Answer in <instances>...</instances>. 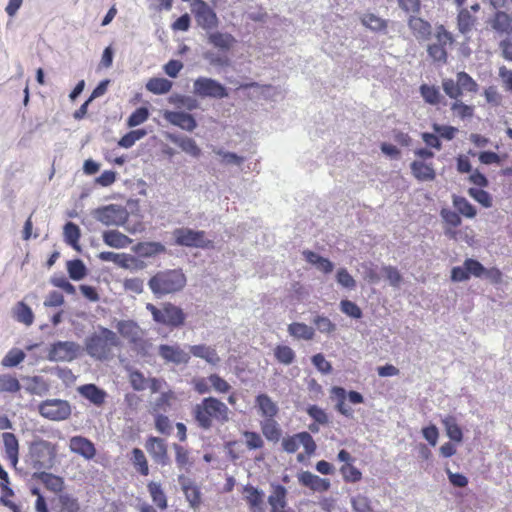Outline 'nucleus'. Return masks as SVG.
Here are the masks:
<instances>
[{"label": "nucleus", "instance_id": "obj_1", "mask_svg": "<svg viewBox=\"0 0 512 512\" xmlns=\"http://www.w3.org/2000/svg\"><path fill=\"white\" fill-rule=\"evenodd\" d=\"M147 284L156 298H162L181 292L186 287L187 277L181 268L164 269L154 273Z\"/></svg>", "mask_w": 512, "mask_h": 512}, {"label": "nucleus", "instance_id": "obj_2", "mask_svg": "<svg viewBox=\"0 0 512 512\" xmlns=\"http://www.w3.org/2000/svg\"><path fill=\"white\" fill-rule=\"evenodd\" d=\"M119 345L115 332L98 326L97 330L88 335L84 341L86 353L96 360H106L112 353V348Z\"/></svg>", "mask_w": 512, "mask_h": 512}, {"label": "nucleus", "instance_id": "obj_3", "mask_svg": "<svg viewBox=\"0 0 512 512\" xmlns=\"http://www.w3.org/2000/svg\"><path fill=\"white\" fill-rule=\"evenodd\" d=\"M193 413L198 425L203 429H209L213 419L221 423L227 422L230 411L222 401L214 397H207L195 405Z\"/></svg>", "mask_w": 512, "mask_h": 512}, {"label": "nucleus", "instance_id": "obj_4", "mask_svg": "<svg viewBox=\"0 0 512 512\" xmlns=\"http://www.w3.org/2000/svg\"><path fill=\"white\" fill-rule=\"evenodd\" d=\"M146 309L152 314L153 320L158 324L179 327L185 322L186 316L183 310L170 302L162 303L160 307L147 303Z\"/></svg>", "mask_w": 512, "mask_h": 512}, {"label": "nucleus", "instance_id": "obj_5", "mask_svg": "<svg viewBox=\"0 0 512 512\" xmlns=\"http://www.w3.org/2000/svg\"><path fill=\"white\" fill-rule=\"evenodd\" d=\"M175 244L188 248L213 249L214 242L207 238L203 230H194L188 227L176 228L172 232Z\"/></svg>", "mask_w": 512, "mask_h": 512}, {"label": "nucleus", "instance_id": "obj_6", "mask_svg": "<svg viewBox=\"0 0 512 512\" xmlns=\"http://www.w3.org/2000/svg\"><path fill=\"white\" fill-rule=\"evenodd\" d=\"M92 217L105 226H123L128 218L127 209L118 204H109L91 211Z\"/></svg>", "mask_w": 512, "mask_h": 512}, {"label": "nucleus", "instance_id": "obj_7", "mask_svg": "<svg viewBox=\"0 0 512 512\" xmlns=\"http://www.w3.org/2000/svg\"><path fill=\"white\" fill-rule=\"evenodd\" d=\"M29 454L34 468H50L56 456V447L52 443L38 439L29 447Z\"/></svg>", "mask_w": 512, "mask_h": 512}, {"label": "nucleus", "instance_id": "obj_8", "mask_svg": "<svg viewBox=\"0 0 512 512\" xmlns=\"http://www.w3.org/2000/svg\"><path fill=\"white\" fill-rule=\"evenodd\" d=\"M81 346L73 341H58L50 346L48 359L53 362H71L81 354Z\"/></svg>", "mask_w": 512, "mask_h": 512}, {"label": "nucleus", "instance_id": "obj_9", "mask_svg": "<svg viewBox=\"0 0 512 512\" xmlns=\"http://www.w3.org/2000/svg\"><path fill=\"white\" fill-rule=\"evenodd\" d=\"M331 397L336 401L335 408L336 410L343 416L352 418L353 410L346 405L345 400L351 404H360L364 402V397L361 393L357 391H349L347 392L344 388L339 386H334L330 390Z\"/></svg>", "mask_w": 512, "mask_h": 512}, {"label": "nucleus", "instance_id": "obj_10", "mask_svg": "<svg viewBox=\"0 0 512 512\" xmlns=\"http://www.w3.org/2000/svg\"><path fill=\"white\" fill-rule=\"evenodd\" d=\"M193 93L202 98L222 99L228 96L227 89L220 82L208 77H198L194 81Z\"/></svg>", "mask_w": 512, "mask_h": 512}, {"label": "nucleus", "instance_id": "obj_11", "mask_svg": "<svg viewBox=\"0 0 512 512\" xmlns=\"http://www.w3.org/2000/svg\"><path fill=\"white\" fill-rule=\"evenodd\" d=\"M39 413L52 421H62L71 414L70 404L61 399H49L39 405Z\"/></svg>", "mask_w": 512, "mask_h": 512}, {"label": "nucleus", "instance_id": "obj_12", "mask_svg": "<svg viewBox=\"0 0 512 512\" xmlns=\"http://www.w3.org/2000/svg\"><path fill=\"white\" fill-rule=\"evenodd\" d=\"M192 12L197 24L204 30L209 31L218 27L219 19L215 11L203 0H194Z\"/></svg>", "mask_w": 512, "mask_h": 512}, {"label": "nucleus", "instance_id": "obj_13", "mask_svg": "<svg viewBox=\"0 0 512 512\" xmlns=\"http://www.w3.org/2000/svg\"><path fill=\"white\" fill-rule=\"evenodd\" d=\"M304 448L305 454L311 456L316 451V443L308 432H300L283 438L282 447L287 453H295L299 446Z\"/></svg>", "mask_w": 512, "mask_h": 512}, {"label": "nucleus", "instance_id": "obj_14", "mask_svg": "<svg viewBox=\"0 0 512 512\" xmlns=\"http://www.w3.org/2000/svg\"><path fill=\"white\" fill-rule=\"evenodd\" d=\"M98 257L102 261L112 262L124 269L137 270L143 269L145 267L143 262L139 261L136 257L126 253L104 251L99 253Z\"/></svg>", "mask_w": 512, "mask_h": 512}, {"label": "nucleus", "instance_id": "obj_15", "mask_svg": "<svg viewBox=\"0 0 512 512\" xmlns=\"http://www.w3.org/2000/svg\"><path fill=\"white\" fill-rule=\"evenodd\" d=\"M158 353L165 362L174 365H187L191 359L189 351L184 350L179 345H160Z\"/></svg>", "mask_w": 512, "mask_h": 512}, {"label": "nucleus", "instance_id": "obj_16", "mask_svg": "<svg viewBox=\"0 0 512 512\" xmlns=\"http://www.w3.org/2000/svg\"><path fill=\"white\" fill-rule=\"evenodd\" d=\"M243 497L250 512H265V494L263 490L252 485H246L243 488Z\"/></svg>", "mask_w": 512, "mask_h": 512}, {"label": "nucleus", "instance_id": "obj_17", "mask_svg": "<svg viewBox=\"0 0 512 512\" xmlns=\"http://www.w3.org/2000/svg\"><path fill=\"white\" fill-rule=\"evenodd\" d=\"M69 449L85 460H91L96 455V448L94 444L83 436H73L69 440Z\"/></svg>", "mask_w": 512, "mask_h": 512}, {"label": "nucleus", "instance_id": "obj_18", "mask_svg": "<svg viewBox=\"0 0 512 512\" xmlns=\"http://www.w3.org/2000/svg\"><path fill=\"white\" fill-rule=\"evenodd\" d=\"M163 116L170 124L188 132H192L197 127L195 118L186 112L166 110Z\"/></svg>", "mask_w": 512, "mask_h": 512}, {"label": "nucleus", "instance_id": "obj_19", "mask_svg": "<svg viewBox=\"0 0 512 512\" xmlns=\"http://www.w3.org/2000/svg\"><path fill=\"white\" fill-rule=\"evenodd\" d=\"M298 482L315 492H325L330 489V480L321 478L310 471H302L297 475Z\"/></svg>", "mask_w": 512, "mask_h": 512}, {"label": "nucleus", "instance_id": "obj_20", "mask_svg": "<svg viewBox=\"0 0 512 512\" xmlns=\"http://www.w3.org/2000/svg\"><path fill=\"white\" fill-rule=\"evenodd\" d=\"M190 356L193 355L196 358L204 360L211 366H217L221 358L218 355L215 347L207 344H195L189 347Z\"/></svg>", "mask_w": 512, "mask_h": 512}, {"label": "nucleus", "instance_id": "obj_21", "mask_svg": "<svg viewBox=\"0 0 512 512\" xmlns=\"http://www.w3.org/2000/svg\"><path fill=\"white\" fill-rule=\"evenodd\" d=\"M166 138L192 157L198 158L201 155V149L196 141L190 137L167 133Z\"/></svg>", "mask_w": 512, "mask_h": 512}, {"label": "nucleus", "instance_id": "obj_22", "mask_svg": "<svg viewBox=\"0 0 512 512\" xmlns=\"http://www.w3.org/2000/svg\"><path fill=\"white\" fill-rule=\"evenodd\" d=\"M146 449L155 462L161 465L167 464V448L162 439L150 437L146 442Z\"/></svg>", "mask_w": 512, "mask_h": 512}, {"label": "nucleus", "instance_id": "obj_23", "mask_svg": "<svg viewBox=\"0 0 512 512\" xmlns=\"http://www.w3.org/2000/svg\"><path fill=\"white\" fill-rule=\"evenodd\" d=\"M408 27L418 41H426L430 38L432 28L429 22L416 16L408 19Z\"/></svg>", "mask_w": 512, "mask_h": 512}, {"label": "nucleus", "instance_id": "obj_24", "mask_svg": "<svg viewBox=\"0 0 512 512\" xmlns=\"http://www.w3.org/2000/svg\"><path fill=\"white\" fill-rule=\"evenodd\" d=\"M302 254H303L304 259L309 264L314 266L318 271H320L324 274H329L333 271L334 264L328 258H325V257L319 255L318 253H315L310 250H304L302 252Z\"/></svg>", "mask_w": 512, "mask_h": 512}, {"label": "nucleus", "instance_id": "obj_25", "mask_svg": "<svg viewBox=\"0 0 512 512\" xmlns=\"http://www.w3.org/2000/svg\"><path fill=\"white\" fill-rule=\"evenodd\" d=\"M103 242L112 248L122 249L132 243V239L118 230H107L102 233Z\"/></svg>", "mask_w": 512, "mask_h": 512}, {"label": "nucleus", "instance_id": "obj_26", "mask_svg": "<svg viewBox=\"0 0 512 512\" xmlns=\"http://www.w3.org/2000/svg\"><path fill=\"white\" fill-rule=\"evenodd\" d=\"M207 39L214 47L224 51L230 50L237 42L233 35L219 31L208 33Z\"/></svg>", "mask_w": 512, "mask_h": 512}, {"label": "nucleus", "instance_id": "obj_27", "mask_svg": "<svg viewBox=\"0 0 512 512\" xmlns=\"http://www.w3.org/2000/svg\"><path fill=\"white\" fill-rule=\"evenodd\" d=\"M2 440L7 459L12 466L16 467L19 456V443L16 436L13 433L5 432L2 434Z\"/></svg>", "mask_w": 512, "mask_h": 512}, {"label": "nucleus", "instance_id": "obj_28", "mask_svg": "<svg viewBox=\"0 0 512 512\" xmlns=\"http://www.w3.org/2000/svg\"><path fill=\"white\" fill-rule=\"evenodd\" d=\"M411 172L419 181H433L436 177L433 166L422 160H416L411 163Z\"/></svg>", "mask_w": 512, "mask_h": 512}, {"label": "nucleus", "instance_id": "obj_29", "mask_svg": "<svg viewBox=\"0 0 512 512\" xmlns=\"http://www.w3.org/2000/svg\"><path fill=\"white\" fill-rule=\"evenodd\" d=\"M256 406L265 419L274 418L279 411L277 404L266 394H259L256 397Z\"/></svg>", "mask_w": 512, "mask_h": 512}, {"label": "nucleus", "instance_id": "obj_30", "mask_svg": "<svg viewBox=\"0 0 512 512\" xmlns=\"http://www.w3.org/2000/svg\"><path fill=\"white\" fill-rule=\"evenodd\" d=\"M287 331L291 337L297 340L310 341L315 336L314 328L303 322H293L289 324Z\"/></svg>", "mask_w": 512, "mask_h": 512}, {"label": "nucleus", "instance_id": "obj_31", "mask_svg": "<svg viewBox=\"0 0 512 512\" xmlns=\"http://www.w3.org/2000/svg\"><path fill=\"white\" fill-rule=\"evenodd\" d=\"M272 492L268 496V503L270 511L282 509L287 507V489L280 484H273Z\"/></svg>", "mask_w": 512, "mask_h": 512}, {"label": "nucleus", "instance_id": "obj_32", "mask_svg": "<svg viewBox=\"0 0 512 512\" xmlns=\"http://www.w3.org/2000/svg\"><path fill=\"white\" fill-rule=\"evenodd\" d=\"M132 250L140 257L150 258L164 253L166 248L160 242H141L136 244Z\"/></svg>", "mask_w": 512, "mask_h": 512}, {"label": "nucleus", "instance_id": "obj_33", "mask_svg": "<svg viewBox=\"0 0 512 512\" xmlns=\"http://www.w3.org/2000/svg\"><path fill=\"white\" fill-rule=\"evenodd\" d=\"M442 425L445 429L447 437L456 443H461L463 441V432L461 427L459 426L457 419L452 415H447L441 420Z\"/></svg>", "mask_w": 512, "mask_h": 512}, {"label": "nucleus", "instance_id": "obj_34", "mask_svg": "<svg viewBox=\"0 0 512 512\" xmlns=\"http://www.w3.org/2000/svg\"><path fill=\"white\" fill-rule=\"evenodd\" d=\"M77 390L81 396L88 399L95 405H101L105 401L106 392L94 384L79 386Z\"/></svg>", "mask_w": 512, "mask_h": 512}, {"label": "nucleus", "instance_id": "obj_35", "mask_svg": "<svg viewBox=\"0 0 512 512\" xmlns=\"http://www.w3.org/2000/svg\"><path fill=\"white\" fill-rule=\"evenodd\" d=\"M361 24L373 32H386L388 21L374 13H364L360 16Z\"/></svg>", "mask_w": 512, "mask_h": 512}, {"label": "nucleus", "instance_id": "obj_36", "mask_svg": "<svg viewBox=\"0 0 512 512\" xmlns=\"http://www.w3.org/2000/svg\"><path fill=\"white\" fill-rule=\"evenodd\" d=\"M116 329L120 335L131 342L137 341L141 336L140 327L131 320L119 321L116 325Z\"/></svg>", "mask_w": 512, "mask_h": 512}, {"label": "nucleus", "instance_id": "obj_37", "mask_svg": "<svg viewBox=\"0 0 512 512\" xmlns=\"http://www.w3.org/2000/svg\"><path fill=\"white\" fill-rule=\"evenodd\" d=\"M491 26L497 32L512 34V15L504 11L496 12Z\"/></svg>", "mask_w": 512, "mask_h": 512}, {"label": "nucleus", "instance_id": "obj_38", "mask_svg": "<svg viewBox=\"0 0 512 512\" xmlns=\"http://www.w3.org/2000/svg\"><path fill=\"white\" fill-rule=\"evenodd\" d=\"M261 431L268 441L278 442L281 438V428L274 418L260 422Z\"/></svg>", "mask_w": 512, "mask_h": 512}, {"label": "nucleus", "instance_id": "obj_39", "mask_svg": "<svg viewBox=\"0 0 512 512\" xmlns=\"http://www.w3.org/2000/svg\"><path fill=\"white\" fill-rule=\"evenodd\" d=\"M23 381L26 391L30 394L43 395L49 389L48 384L39 376L24 377Z\"/></svg>", "mask_w": 512, "mask_h": 512}, {"label": "nucleus", "instance_id": "obj_40", "mask_svg": "<svg viewBox=\"0 0 512 512\" xmlns=\"http://www.w3.org/2000/svg\"><path fill=\"white\" fill-rule=\"evenodd\" d=\"M182 480V477H180ZM182 489L185 494L187 501L189 502L192 508H197L201 503V496L199 488L193 484L191 481H188L183 478Z\"/></svg>", "mask_w": 512, "mask_h": 512}, {"label": "nucleus", "instance_id": "obj_41", "mask_svg": "<svg viewBox=\"0 0 512 512\" xmlns=\"http://www.w3.org/2000/svg\"><path fill=\"white\" fill-rule=\"evenodd\" d=\"M35 476L52 492L58 493L64 488V481L59 476L46 472L35 474Z\"/></svg>", "mask_w": 512, "mask_h": 512}, {"label": "nucleus", "instance_id": "obj_42", "mask_svg": "<svg viewBox=\"0 0 512 512\" xmlns=\"http://www.w3.org/2000/svg\"><path fill=\"white\" fill-rule=\"evenodd\" d=\"M153 503L161 510L167 508V498L160 483L150 482L147 485Z\"/></svg>", "mask_w": 512, "mask_h": 512}, {"label": "nucleus", "instance_id": "obj_43", "mask_svg": "<svg viewBox=\"0 0 512 512\" xmlns=\"http://www.w3.org/2000/svg\"><path fill=\"white\" fill-rule=\"evenodd\" d=\"M172 88V82L160 77L149 79L146 83V89L156 95H161L169 92Z\"/></svg>", "mask_w": 512, "mask_h": 512}, {"label": "nucleus", "instance_id": "obj_44", "mask_svg": "<svg viewBox=\"0 0 512 512\" xmlns=\"http://www.w3.org/2000/svg\"><path fill=\"white\" fill-rule=\"evenodd\" d=\"M213 152L221 158V163L224 165H234L240 167L244 161L245 157L240 156L234 152L226 151L222 148H215Z\"/></svg>", "mask_w": 512, "mask_h": 512}, {"label": "nucleus", "instance_id": "obj_45", "mask_svg": "<svg viewBox=\"0 0 512 512\" xmlns=\"http://www.w3.org/2000/svg\"><path fill=\"white\" fill-rule=\"evenodd\" d=\"M419 91L426 103L430 105L439 104L442 96L438 87L422 84L419 88Z\"/></svg>", "mask_w": 512, "mask_h": 512}, {"label": "nucleus", "instance_id": "obj_46", "mask_svg": "<svg viewBox=\"0 0 512 512\" xmlns=\"http://www.w3.org/2000/svg\"><path fill=\"white\" fill-rule=\"evenodd\" d=\"M353 512H375L371 500L364 494H357L350 498Z\"/></svg>", "mask_w": 512, "mask_h": 512}, {"label": "nucleus", "instance_id": "obj_47", "mask_svg": "<svg viewBox=\"0 0 512 512\" xmlns=\"http://www.w3.org/2000/svg\"><path fill=\"white\" fill-rule=\"evenodd\" d=\"M14 317L17 321L24 323L29 326L34 321V315L29 306H27L24 302H19L14 308Z\"/></svg>", "mask_w": 512, "mask_h": 512}, {"label": "nucleus", "instance_id": "obj_48", "mask_svg": "<svg viewBox=\"0 0 512 512\" xmlns=\"http://www.w3.org/2000/svg\"><path fill=\"white\" fill-rule=\"evenodd\" d=\"M274 356L278 362L284 365H290L295 360L294 350L287 345H277L274 349Z\"/></svg>", "mask_w": 512, "mask_h": 512}, {"label": "nucleus", "instance_id": "obj_49", "mask_svg": "<svg viewBox=\"0 0 512 512\" xmlns=\"http://www.w3.org/2000/svg\"><path fill=\"white\" fill-rule=\"evenodd\" d=\"M453 205L460 214L467 218L476 216L475 207L464 197L453 196Z\"/></svg>", "mask_w": 512, "mask_h": 512}, {"label": "nucleus", "instance_id": "obj_50", "mask_svg": "<svg viewBox=\"0 0 512 512\" xmlns=\"http://www.w3.org/2000/svg\"><path fill=\"white\" fill-rule=\"evenodd\" d=\"M63 234L67 244L71 245L75 249H79L78 242L81 234L80 229L76 224L72 222L66 223L63 229Z\"/></svg>", "mask_w": 512, "mask_h": 512}, {"label": "nucleus", "instance_id": "obj_51", "mask_svg": "<svg viewBox=\"0 0 512 512\" xmlns=\"http://www.w3.org/2000/svg\"><path fill=\"white\" fill-rule=\"evenodd\" d=\"M67 271L69 277L75 281L83 279L87 273L86 266L79 259L69 261L67 263Z\"/></svg>", "mask_w": 512, "mask_h": 512}, {"label": "nucleus", "instance_id": "obj_52", "mask_svg": "<svg viewBox=\"0 0 512 512\" xmlns=\"http://www.w3.org/2000/svg\"><path fill=\"white\" fill-rule=\"evenodd\" d=\"M336 282L342 288L354 290L356 288V280L346 268H339L335 274Z\"/></svg>", "mask_w": 512, "mask_h": 512}, {"label": "nucleus", "instance_id": "obj_53", "mask_svg": "<svg viewBox=\"0 0 512 512\" xmlns=\"http://www.w3.org/2000/svg\"><path fill=\"white\" fill-rule=\"evenodd\" d=\"M20 388L17 378L9 374H0V392L16 393Z\"/></svg>", "mask_w": 512, "mask_h": 512}, {"label": "nucleus", "instance_id": "obj_54", "mask_svg": "<svg viewBox=\"0 0 512 512\" xmlns=\"http://www.w3.org/2000/svg\"><path fill=\"white\" fill-rule=\"evenodd\" d=\"M25 353L20 349H11L2 359L3 367L10 368L20 364L25 359Z\"/></svg>", "mask_w": 512, "mask_h": 512}, {"label": "nucleus", "instance_id": "obj_55", "mask_svg": "<svg viewBox=\"0 0 512 512\" xmlns=\"http://www.w3.org/2000/svg\"><path fill=\"white\" fill-rule=\"evenodd\" d=\"M381 271L392 287L398 288L400 286L403 278L400 271L396 267L390 265L383 266Z\"/></svg>", "mask_w": 512, "mask_h": 512}, {"label": "nucleus", "instance_id": "obj_56", "mask_svg": "<svg viewBox=\"0 0 512 512\" xmlns=\"http://www.w3.org/2000/svg\"><path fill=\"white\" fill-rule=\"evenodd\" d=\"M456 80L460 86L462 93L464 91L467 92H477L478 84L476 81L466 72L457 73Z\"/></svg>", "mask_w": 512, "mask_h": 512}, {"label": "nucleus", "instance_id": "obj_57", "mask_svg": "<svg viewBox=\"0 0 512 512\" xmlns=\"http://www.w3.org/2000/svg\"><path fill=\"white\" fill-rule=\"evenodd\" d=\"M132 462L137 470L144 476L149 474V467L143 451L139 448L132 450Z\"/></svg>", "mask_w": 512, "mask_h": 512}, {"label": "nucleus", "instance_id": "obj_58", "mask_svg": "<svg viewBox=\"0 0 512 512\" xmlns=\"http://www.w3.org/2000/svg\"><path fill=\"white\" fill-rule=\"evenodd\" d=\"M345 482L356 483L362 479V472L352 464H345L340 468Z\"/></svg>", "mask_w": 512, "mask_h": 512}, {"label": "nucleus", "instance_id": "obj_59", "mask_svg": "<svg viewBox=\"0 0 512 512\" xmlns=\"http://www.w3.org/2000/svg\"><path fill=\"white\" fill-rule=\"evenodd\" d=\"M451 110L460 119L471 118L474 115V107L463 103L460 99L452 103Z\"/></svg>", "mask_w": 512, "mask_h": 512}, {"label": "nucleus", "instance_id": "obj_60", "mask_svg": "<svg viewBox=\"0 0 512 512\" xmlns=\"http://www.w3.org/2000/svg\"><path fill=\"white\" fill-rule=\"evenodd\" d=\"M475 19L469 11L463 9L458 14V29L462 34H467L471 31Z\"/></svg>", "mask_w": 512, "mask_h": 512}, {"label": "nucleus", "instance_id": "obj_61", "mask_svg": "<svg viewBox=\"0 0 512 512\" xmlns=\"http://www.w3.org/2000/svg\"><path fill=\"white\" fill-rule=\"evenodd\" d=\"M442 88H443L445 94L448 97L454 99L455 101L459 100V98L463 94L457 80L454 81L453 79H450V78L443 79Z\"/></svg>", "mask_w": 512, "mask_h": 512}, {"label": "nucleus", "instance_id": "obj_62", "mask_svg": "<svg viewBox=\"0 0 512 512\" xmlns=\"http://www.w3.org/2000/svg\"><path fill=\"white\" fill-rule=\"evenodd\" d=\"M146 135L144 129H137L125 134L119 141V145L123 148L132 147L138 140L142 139Z\"/></svg>", "mask_w": 512, "mask_h": 512}, {"label": "nucleus", "instance_id": "obj_63", "mask_svg": "<svg viewBox=\"0 0 512 512\" xmlns=\"http://www.w3.org/2000/svg\"><path fill=\"white\" fill-rule=\"evenodd\" d=\"M464 263L469 277L482 278L483 273L486 272V268L478 260L467 258Z\"/></svg>", "mask_w": 512, "mask_h": 512}, {"label": "nucleus", "instance_id": "obj_64", "mask_svg": "<svg viewBox=\"0 0 512 512\" xmlns=\"http://www.w3.org/2000/svg\"><path fill=\"white\" fill-rule=\"evenodd\" d=\"M469 195L480 203L485 208H490L492 206V197L485 190L479 188H470L468 190Z\"/></svg>", "mask_w": 512, "mask_h": 512}]
</instances>
